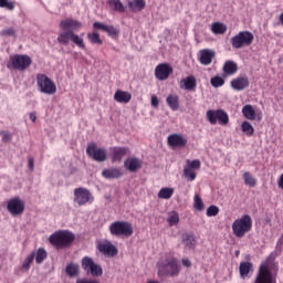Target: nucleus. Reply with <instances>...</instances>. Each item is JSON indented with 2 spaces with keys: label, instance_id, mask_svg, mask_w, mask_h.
<instances>
[{
  "label": "nucleus",
  "instance_id": "4be33fe9",
  "mask_svg": "<svg viewBox=\"0 0 283 283\" xmlns=\"http://www.w3.org/2000/svg\"><path fill=\"white\" fill-rule=\"evenodd\" d=\"M239 273L242 280L251 277V274L253 273V263L249 261L241 262L239 265Z\"/></svg>",
  "mask_w": 283,
  "mask_h": 283
},
{
  "label": "nucleus",
  "instance_id": "a18cd8bd",
  "mask_svg": "<svg viewBox=\"0 0 283 283\" xmlns=\"http://www.w3.org/2000/svg\"><path fill=\"white\" fill-rule=\"evenodd\" d=\"M218 213H220V208H218V206L208 207L207 212H206L208 218H214V216H218Z\"/></svg>",
  "mask_w": 283,
  "mask_h": 283
},
{
  "label": "nucleus",
  "instance_id": "09e8293b",
  "mask_svg": "<svg viewBox=\"0 0 283 283\" xmlns=\"http://www.w3.org/2000/svg\"><path fill=\"white\" fill-rule=\"evenodd\" d=\"M186 165L190 168V169H200L201 163L199 159H195V160H186Z\"/></svg>",
  "mask_w": 283,
  "mask_h": 283
},
{
  "label": "nucleus",
  "instance_id": "bf43d9fd",
  "mask_svg": "<svg viewBox=\"0 0 283 283\" xmlns=\"http://www.w3.org/2000/svg\"><path fill=\"white\" fill-rule=\"evenodd\" d=\"M30 120H32V123H36V113H30Z\"/></svg>",
  "mask_w": 283,
  "mask_h": 283
},
{
  "label": "nucleus",
  "instance_id": "8fccbe9b",
  "mask_svg": "<svg viewBox=\"0 0 283 283\" xmlns=\"http://www.w3.org/2000/svg\"><path fill=\"white\" fill-rule=\"evenodd\" d=\"M0 8H7L8 10H14V3L8 0H0Z\"/></svg>",
  "mask_w": 283,
  "mask_h": 283
},
{
  "label": "nucleus",
  "instance_id": "b1692460",
  "mask_svg": "<svg viewBox=\"0 0 283 283\" xmlns=\"http://www.w3.org/2000/svg\"><path fill=\"white\" fill-rule=\"evenodd\" d=\"M166 103L172 112H178V109H180V97L177 94L168 95Z\"/></svg>",
  "mask_w": 283,
  "mask_h": 283
},
{
  "label": "nucleus",
  "instance_id": "ea45409f",
  "mask_svg": "<svg viewBox=\"0 0 283 283\" xmlns=\"http://www.w3.org/2000/svg\"><path fill=\"white\" fill-rule=\"evenodd\" d=\"M87 39L91 43L95 45H103V40H101V35H98V33L96 32L88 33Z\"/></svg>",
  "mask_w": 283,
  "mask_h": 283
},
{
  "label": "nucleus",
  "instance_id": "c756f323",
  "mask_svg": "<svg viewBox=\"0 0 283 283\" xmlns=\"http://www.w3.org/2000/svg\"><path fill=\"white\" fill-rule=\"evenodd\" d=\"M242 114L248 120H255V108L252 105H245L242 107Z\"/></svg>",
  "mask_w": 283,
  "mask_h": 283
},
{
  "label": "nucleus",
  "instance_id": "f704fd0d",
  "mask_svg": "<svg viewBox=\"0 0 283 283\" xmlns=\"http://www.w3.org/2000/svg\"><path fill=\"white\" fill-rule=\"evenodd\" d=\"M211 31L213 34H224L227 32V27L222 22H214L211 25Z\"/></svg>",
  "mask_w": 283,
  "mask_h": 283
},
{
  "label": "nucleus",
  "instance_id": "58836bf2",
  "mask_svg": "<svg viewBox=\"0 0 283 283\" xmlns=\"http://www.w3.org/2000/svg\"><path fill=\"white\" fill-rule=\"evenodd\" d=\"M66 274L70 277H75V275H78V264L76 263H70L66 265Z\"/></svg>",
  "mask_w": 283,
  "mask_h": 283
},
{
  "label": "nucleus",
  "instance_id": "79ce46f5",
  "mask_svg": "<svg viewBox=\"0 0 283 283\" xmlns=\"http://www.w3.org/2000/svg\"><path fill=\"white\" fill-rule=\"evenodd\" d=\"M210 84L216 88L222 87V85H224V78L220 75H216L210 78Z\"/></svg>",
  "mask_w": 283,
  "mask_h": 283
},
{
  "label": "nucleus",
  "instance_id": "13d9d810",
  "mask_svg": "<svg viewBox=\"0 0 283 283\" xmlns=\"http://www.w3.org/2000/svg\"><path fill=\"white\" fill-rule=\"evenodd\" d=\"M277 185L280 189H283V174L280 176L279 180H277Z\"/></svg>",
  "mask_w": 283,
  "mask_h": 283
},
{
  "label": "nucleus",
  "instance_id": "aec40b11",
  "mask_svg": "<svg viewBox=\"0 0 283 283\" xmlns=\"http://www.w3.org/2000/svg\"><path fill=\"white\" fill-rule=\"evenodd\" d=\"M230 85L235 92H242L243 90H247V87H249V77L239 76L237 78H233L230 82Z\"/></svg>",
  "mask_w": 283,
  "mask_h": 283
},
{
  "label": "nucleus",
  "instance_id": "4d7b16f0",
  "mask_svg": "<svg viewBox=\"0 0 283 283\" xmlns=\"http://www.w3.org/2000/svg\"><path fill=\"white\" fill-rule=\"evenodd\" d=\"M182 264L187 268V269H190L191 266V260L189 259H182Z\"/></svg>",
  "mask_w": 283,
  "mask_h": 283
},
{
  "label": "nucleus",
  "instance_id": "f257e3e1",
  "mask_svg": "<svg viewBox=\"0 0 283 283\" xmlns=\"http://www.w3.org/2000/svg\"><path fill=\"white\" fill-rule=\"evenodd\" d=\"M62 31L57 34V43L60 45H70V41L76 44L81 50H85V42L82 36L76 34L83 28V23L74 19H65L60 22Z\"/></svg>",
  "mask_w": 283,
  "mask_h": 283
},
{
  "label": "nucleus",
  "instance_id": "cd10ccee",
  "mask_svg": "<svg viewBox=\"0 0 283 283\" xmlns=\"http://www.w3.org/2000/svg\"><path fill=\"white\" fill-rule=\"evenodd\" d=\"M96 266V262H94V259L91 256H84L82 259V269H84L85 273L90 275L92 273L93 269Z\"/></svg>",
  "mask_w": 283,
  "mask_h": 283
},
{
  "label": "nucleus",
  "instance_id": "3c124183",
  "mask_svg": "<svg viewBox=\"0 0 283 283\" xmlns=\"http://www.w3.org/2000/svg\"><path fill=\"white\" fill-rule=\"evenodd\" d=\"M93 28H95V30H102L103 32L107 30V25L103 22H94Z\"/></svg>",
  "mask_w": 283,
  "mask_h": 283
},
{
  "label": "nucleus",
  "instance_id": "ddd939ff",
  "mask_svg": "<svg viewBox=\"0 0 283 283\" xmlns=\"http://www.w3.org/2000/svg\"><path fill=\"white\" fill-rule=\"evenodd\" d=\"M7 211L13 217L22 216L25 211V202L21 198L14 197L7 202Z\"/></svg>",
  "mask_w": 283,
  "mask_h": 283
},
{
  "label": "nucleus",
  "instance_id": "a19ab883",
  "mask_svg": "<svg viewBox=\"0 0 283 283\" xmlns=\"http://www.w3.org/2000/svg\"><path fill=\"white\" fill-rule=\"evenodd\" d=\"M193 208L196 209V211H203L205 210V202L202 201V198H200L199 195H195Z\"/></svg>",
  "mask_w": 283,
  "mask_h": 283
},
{
  "label": "nucleus",
  "instance_id": "f03ea898",
  "mask_svg": "<svg viewBox=\"0 0 283 283\" xmlns=\"http://www.w3.org/2000/svg\"><path fill=\"white\" fill-rule=\"evenodd\" d=\"M159 277H178L180 275V266L178 264V259L172 255L166 254L157 263Z\"/></svg>",
  "mask_w": 283,
  "mask_h": 283
},
{
  "label": "nucleus",
  "instance_id": "6ab92c4d",
  "mask_svg": "<svg viewBox=\"0 0 283 283\" xmlns=\"http://www.w3.org/2000/svg\"><path fill=\"white\" fill-rule=\"evenodd\" d=\"M180 88L186 90L187 92H193L196 87H198V81L196 80V76L189 75L186 78H182L179 82Z\"/></svg>",
  "mask_w": 283,
  "mask_h": 283
},
{
  "label": "nucleus",
  "instance_id": "72a5a7b5",
  "mask_svg": "<svg viewBox=\"0 0 283 283\" xmlns=\"http://www.w3.org/2000/svg\"><path fill=\"white\" fill-rule=\"evenodd\" d=\"M171 196H174V188H161L158 192V198L160 200H169V198H171Z\"/></svg>",
  "mask_w": 283,
  "mask_h": 283
},
{
  "label": "nucleus",
  "instance_id": "f8f14e48",
  "mask_svg": "<svg viewBox=\"0 0 283 283\" xmlns=\"http://www.w3.org/2000/svg\"><path fill=\"white\" fill-rule=\"evenodd\" d=\"M86 154L96 163H105L107 160V149L98 148L95 143L87 146Z\"/></svg>",
  "mask_w": 283,
  "mask_h": 283
},
{
  "label": "nucleus",
  "instance_id": "4c0bfd02",
  "mask_svg": "<svg viewBox=\"0 0 283 283\" xmlns=\"http://www.w3.org/2000/svg\"><path fill=\"white\" fill-rule=\"evenodd\" d=\"M243 180L248 187H255L258 185V180L251 175V172L243 174Z\"/></svg>",
  "mask_w": 283,
  "mask_h": 283
},
{
  "label": "nucleus",
  "instance_id": "20e7f679",
  "mask_svg": "<svg viewBox=\"0 0 283 283\" xmlns=\"http://www.w3.org/2000/svg\"><path fill=\"white\" fill-rule=\"evenodd\" d=\"M251 229H253V219L249 214L242 216L232 223V231L235 238H244Z\"/></svg>",
  "mask_w": 283,
  "mask_h": 283
},
{
  "label": "nucleus",
  "instance_id": "4468645a",
  "mask_svg": "<svg viewBox=\"0 0 283 283\" xmlns=\"http://www.w3.org/2000/svg\"><path fill=\"white\" fill-rule=\"evenodd\" d=\"M96 249L99 251V253H102V255H105L106 258H114L118 255V248L113 245L112 241L108 240L98 242Z\"/></svg>",
  "mask_w": 283,
  "mask_h": 283
},
{
  "label": "nucleus",
  "instance_id": "37998d69",
  "mask_svg": "<svg viewBox=\"0 0 283 283\" xmlns=\"http://www.w3.org/2000/svg\"><path fill=\"white\" fill-rule=\"evenodd\" d=\"M34 262V252L31 254L27 255L24 259V262L22 264V271H30V265Z\"/></svg>",
  "mask_w": 283,
  "mask_h": 283
},
{
  "label": "nucleus",
  "instance_id": "6e6d98bb",
  "mask_svg": "<svg viewBox=\"0 0 283 283\" xmlns=\"http://www.w3.org/2000/svg\"><path fill=\"white\" fill-rule=\"evenodd\" d=\"M28 165H29L30 171H34V158L30 157Z\"/></svg>",
  "mask_w": 283,
  "mask_h": 283
},
{
  "label": "nucleus",
  "instance_id": "9b49d317",
  "mask_svg": "<svg viewBox=\"0 0 283 283\" xmlns=\"http://www.w3.org/2000/svg\"><path fill=\"white\" fill-rule=\"evenodd\" d=\"M207 120L210 125H229V114L224 109H209L206 113Z\"/></svg>",
  "mask_w": 283,
  "mask_h": 283
},
{
  "label": "nucleus",
  "instance_id": "7c9ffc66",
  "mask_svg": "<svg viewBox=\"0 0 283 283\" xmlns=\"http://www.w3.org/2000/svg\"><path fill=\"white\" fill-rule=\"evenodd\" d=\"M167 222L169 227H176L180 222V216L176 211H170L167 214Z\"/></svg>",
  "mask_w": 283,
  "mask_h": 283
},
{
  "label": "nucleus",
  "instance_id": "c85d7f7f",
  "mask_svg": "<svg viewBox=\"0 0 283 283\" xmlns=\"http://www.w3.org/2000/svg\"><path fill=\"white\" fill-rule=\"evenodd\" d=\"M223 72L228 76H232V74H235V72H238V64L233 61H227L223 65Z\"/></svg>",
  "mask_w": 283,
  "mask_h": 283
},
{
  "label": "nucleus",
  "instance_id": "864d4df0",
  "mask_svg": "<svg viewBox=\"0 0 283 283\" xmlns=\"http://www.w3.org/2000/svg\"><path fill=\"white\" fill-rule=\"evenodd\" d=\"M76 283H101V282L96 280L80 279L76 281Z\"/></svg>",
  "mask_w": 283,
  "mask_h": 283
},
{
  "label": "nucleus",
  "instance_id": "c9c22d12",
  "mask_svg": "<svg viewBox=\"0 0 283 283\" xmlns=\"http://www.w3.org/2000/svg\"><path fill=\"white\" fill-rule=\"evenodd\" d=\"M184 176L189 180V182H193V180H196V170L186 164L184 167Z\"/></svg>",
  "mask_w": 283,
  "mask_h": 283
},
{
  "label": "nucleus",
  "instance_id": "c03bdc74",
  "mask_svg": "<svg viewBox=\"0 0 283 283\" xmlns=\"http://www.w3.org/2000/svg\"><path fill=\"white\" fill-rule=\"evenodd\" d=\"M108 36H111L112 39H116V36H118V34H120V31L115 28L114 25H107L106 27V31H105Z\"/></svg>",
  "mask_w": 283,
  "mask_h": 283
},
{
  "label": "nucleus",
  "instance_id": "2f4dec72",
  "mask_svg": "<svg viewBox=\"0 0 283 283\" xmlns=\"http://www.w3.org/2000/svg\"><path fill=\"white\" fill-rule=\"evenodd\" d=\"M34 258L36 264H43V261L48 258V251H45L43 248H39L34 252Z\"/></svg>",
  "mask_w": 283,
  "mask_h": 283
},
{
  "label": "nucleus",
  "instance_id": "0eeeda50",
  "mask_svg": "<svg viewBox=\"0 0 283 283\" xmlns=\"http://www.w3.org/2000/svg\"><path fill=\"white\" fill-rule=\"evenodd\" d=\"M73 202L77 207H85V205H92L94 202V195L87 188H75L73 191Z\"/></svg>",
  "mask_w": 283,
  "mask_h": 283
},
{
  "label": "nucleus",
  "instance_id": "473e14b6",
  "mask_svg": "<svg viewBox=\"0 0 283 283\" xmlns=\"http://www.w3.org/2000/svg\"><path fill=\"white\" fill-rule=\"evenodd\" d=\"M107 3L111 10H115V12H125V6L120 0H108Z\"/></svg>",
  "mask_w": 283,
  "mask_h": 283
},
{
  "label": "nucleus",
  "instance_id": "6e6552de",
  "mask_svg": "<svg viewBox=\"0 0 283 283\" xmlns=\"http://www.w3.org/2000/svg\"><path fill=\"white\" fill-rule=\"evenodd\" d=\"M253 39L251 31H241L231 38L230 43L234 50H242V48H249L253 43Z\"/></svg>",
  "mask_w": 283,
  "mask_h": 283
},
{
  "label": "nucleus",
  "instance_id": "f3484780",
  "mask_svg": "<svg viewBox=\"0 0 283 283\" xmlns=\"http://www.w3.org/2000/svg\"><path fill=\"white\" fill-rule=\"evenodd\" d=\"M111 160L112 163H120L127 154H129V148L127 147H111Z\"/></svg>",
  "mask_w": 283,
  "mask_h": 283
},
{
  "label": "nucleus",
  "instance_id": "5701e85b",
  "mask_svg": "<svg viewBox=\"0 0 283 283\" xmlns=\"http://www.w3.org/2000/svg\"><path fill=\"white\" fill-rule=\"evenodd\" d=\"M102 176L106 178V180H116L122 178L123 171L120 168H106L102 171Z\"/></svg>",
  "mask_w": 283,
  "mask_h": 283
},
{
  "label": "nucleus",
  "instance_id": "412c9836",
  "mask_svg": "<svg viewBox=\"0 0 283 283\" xmlns=\"http://www.w3.org/2000/svg\"><path fill=\"white\" fill-rule=\"evenodd\" d=\"M169 147H185L187 145V138L182 134H171L168 136Z\"/></svg>",
  "mask_w": 283,
  "mask_h": 283
},
{
  "label": "nucleus",
  "instance_id": "de8ad7c7",
  "mask_svg": "<svg viewBox=\"0 0 283 283\" xmlns=\"http://www.w3.org/2000/svg\"><path fill=\"white\" fill-rule=\"evenodd\" d=\"M0 36H17V30L14 28H7L0 31Z\"/></svg>",
  "mask_w": 283,
  "mask_h": 283
},
{
  "label": "nucleus",
  "instance_id": "39448f33",
  "mask_svg": "<svg viewBox=\"0 0 283 283\" xmlns=\"http://www.w3.org/2000/svg\"><path fill=\"white\" fill-rule=\"evenodd\" d=\"M108 231L111 235H115L116 238L120 235L123 238H129V235L134 234V227L127 221H115L111 223Z\"/></svg>",
  "mask_w": 283,
  "mask_h": 283
},
{
  "label": "nucleus",
  "instance_id": "1a4fd4ad",
  "mask_svg": "<svg viewBox=\"0 0 283 283\" xmlns=\"http://www.w3.org/2000/svg\"><path fill=\"white\" fill-rule=\"evenodd\" d=\"M30 65H32V57L30 55L17 54L11 56L7 67L9 70H18V72H25Z\"/></svg>",
  "mask_w": 283,
  "mask_h": 283
},
{
  "label": "nucleus",
  "instance_id": "5fc2aeb1",
  "mask_svg": "<svg viewBox=\"0 0 283 283\" xmlns=\"http://www.w3.org/2000/svg\"><path fill=\"white\" fill-rule=\"evenodd\" d=\"M11 138L12 137L10 136L9 133H2V140H3V143H10Z\"/></svg>",
  "mask_w": 283,
  "mask_h": 283
},
{
  "label": "nucleus",
  "instance_id": "dca6fc26",
  "mask_svg": "<svg viewBox=\"0 0 283 283\" xmlns=\"http://www.w3.org/2000/svg\"><path fill=\"white\" fill-rule=\"evenodd\" d=\"M213 59H216V51L211 49H203L198 53V60L201 65H211V63H213Z\"/></svg>",
  "mask_w": 283,
  "mask_h": 283
},
{
  "label": "nucleus",
  "instance_id": "603ef678",
  "mask_svg": "<svg viewBox=\"0 0 283 283\" xmlns=\"http://www.w3.org/2000/svg\"><path fill=\"white\" fill-rule=\"evenodd\" d=\"M159 103H160V102L158 101V96L153 95V96H151V106H153V107H158Z\"/></svg>",
  "mask_w": 283,
  "mask_h": 283
},
{
  "label": "nucleus",
  "instance_id": "2eb2a0df",
  "mask_svg": "<svg viewBox=\"0 0 283 283\" xmlns=\"http://www.w3.org/2000/svg\"><path fill=\"white\" fill-rule=\"evenodd\" d=\"M174 73V67L167 63H161L155 69V76L158 81H167Z\"/></svg>",
  "mask_w": 283,
  "mask_h": 283
},
{
  "label": "nucleus",
  "instance_id": "7ed1b4c3",
  "mask_svg": "<svg viewBox=\"0 0 283 283\" xmlns=\"http://www.w3.org/2000/svg\"><path fill=\"white\" fill-rule=\"evenodd\" d=\"M74 233L67 230H59L50 235L49 242L55 249H65V247H70L74 242Z\"/></svg>",
  "mask_w": 283,
  "mask_h": 283
},
{
  "label": "nucleus",
  "instance_id": "bb28decb",
  "mask_svg": "<svg viewBox=\"0 0 283 283\" xmlns=\"http://www.w3.org/2000/svg\"><path fill=\"white\" fill-rule=\"evenodd\" d=\"M145 6H147V2L145 0L128 1V8L130 12H142V10H145Z\"/></svg>",
  "mask_w": 283,
  "mask_h": 283
},
{
  "label": "nucleus",
  "instance_id": "49530a36",
  "mask_svg": "<svg viewBox=\"0 0 283 283\" xmlns=\"http://www.w3.org/2000/svg\"><path fill=\"white\" fill-rule=\"evenodd\" d=\"M88 275H92L93 277H101V275H103V268L98 263H95L93 271H91Z\"/></svg>",
  "mask_w": 283,
  "mask_h": 283
},
{
  "label": "nucleus",
  "instance_id": "9d476101",
  "mask_svg": "<svg viewBox=\"0 0 283 283\" xmlns=\"http://www.w3.org/2000/svg\"><path fill=\"white\" fill-rule=\"evenodd\" d=\"M36 85L41 94H48L49 96L56 94V84L45 74L36 75Z\"/></svg>",
  "mask_w": 283,
  "mask_h": 283
},
{
  "label": "nucleus",
  "instance_id": "393cba45",
  "mask_svg": "<svg viewBox=\"0 0 283 283\" xmlns=\"http://www.w3.org/2000/svg\"><path fill=\"white\" fill-rule=\"evenodd\" d=\"M181 244L188 250L196 249V237L191 233H184Z\"/></svg>",
  "mask_w": 283,
  "mask_h": 283
},
{
  "label": "nucleus",
  "instance_id": "a878e982",
  "mask_svg": "<svg viewBox=\"0 0 283 283\" xmlns=\"http://www.w3.org/2000/svg\"><path fill=\"white\" fill-rule=\"evenodd\" d=\"M114 101H116V103L127 104L132 101V93L118 90L114 94Z\"/></svg>",
  "mask_w": 283,
  "mask_h": 283
},
{
  "label": "nucleus",
  "instance_id": "423d86ee",
  "mask_svg": "<svg viewBox=\"0 0 283 283\" xmlns=\"http://www.w3.org/2000/svg\"><path fill=\"white\" fill-rule=\"evenodd\" d=\"M254 283H277L275 274L271 271V260L266 259L259 268V274Z\"/></svg>",
  "mask_w": 283,
  "mask_h": 283
},
{
  "label": "nucleus",
  "instance_id": "e433bc0d",
  "mask_svg": "<svg viewBox=\"0 0 283 283\" xmlns=\"http://www.w3.org/2000/svg\"><path fill=\"white\" fill-rule=\"evenodd\" d=\"M241 129L245 136H253L255 132V128H253V125H251V123H249L248 120L241 124Z\"/></svg>",
  "mask_w": 283,
  "mask_h": 283
},
{
  "label": "nucleus",
  "instance_id": "a211bd4d",
  "mask_svg": "<svg viewBox=\"0 0 283 283\" xmlns=\"http://www.w3.org/2000/svg\"><path fill=\"white\" fill-rule=\"evenodd\" d=\"M124 167L127 171H130V174H136L138 169H143V160L138 157H128L124 161Z\"/></svg>",
  "mask_w": 283,
  "mask_h": 283
}]
</instances>
